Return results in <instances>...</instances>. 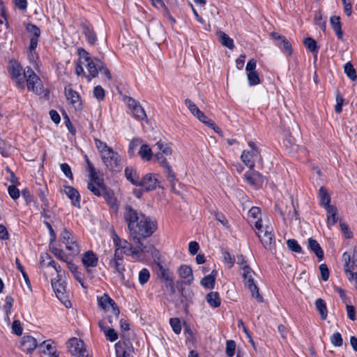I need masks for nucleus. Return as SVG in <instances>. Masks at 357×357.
Instances as JSON below:
<instances>
[{
    "label": "nucleus",
    "instance_id": "obj_1",
    "mask_svg": "<svg viewBox=\"0 0 357 357\" xmlns=\"http://www.w3.org/2000/svg\"><path fill=\"white\" fill-rule=\"evenodd\" d=\"M123 218L134 243H143L142 240L151 236L158 228L155 219L137 211L130 205L124 207Z\"/></svg>",
    "mask_w": 357,
    "mask_h": 357
},
{
    "label": "nucleus",
    "instance_id": "obj_2",
    "mask_svg": "<svg viewBox=\"0 0 357 357\" xmlns=\"http://www.w3.org/2000/svg\"><path fill=\"white\" fill-rule=\"evenodd\" d=\"M95 144L106 167L112 172H120L123 165L119 154L100 139H96Z\"/></svg>",
    "mask_w": 357,
    "mask_h": 357
},
{
    "label": "nucleus",
    "instance_id": "obj_3",
    "mask_svg": "<svg viewBox=\"0 0 357 357\" xmlns=\"http://www.w3.org/2000/svg\"><path fill=\"white\" fill-rule=\"evenodd\" d=\"M113 242L115 246V252H119V255L123 257V255H129L133 259L137 260L140 257V254L149 252L151 245H145L144 243H134L132 246L126 240L121 239L116 234L113 236Z\"/></svg>",
    "mask_w": 357,
    "mask_h": 357
},
{
    "label": "nucleus",
    "instance_id": "obj_4",
    "mask_svg": "<svg viewBox=\"0 0 357 357\" xmlns=\"http://www.w3.org/2000/svg\"><path fill=\"white\" fill-rule=\"evenodd\" d=\"M77 54L80 63L84 64L89 72L88 80L91 81V77H96L102 68V61L96 57H91L89 53L83 48H79Z\"/></svg>",
    "mask_w": 357,
    "mask_h": 357
},
{
    "label": "nucleus",
    "instance_id": "obj_5",
    "mask_svg": "<svg viewBox=\"0 0 357 357\" xmlns=\"http://www.w3.org/2000/svg\"><path fill=\"white\" fill-rule=\"evenodd\" d=\"M24 77L26 79L27 88L36 94H41L43 91L42 82L40 77L29 66L24 70Z\"/></svg>",
    "mask_w": 357,
    "mask_h": 357
},
{
    "label": "nucleus",
    "instance_id": "obj_6",
    "mask_svg": "<svg viewBox=\"0 0 357 357\" xmlns=\"http://www.w3.org/2000/svg\"><path fill=\"white\" fill-rule=\"evenodd\" d=\"M250 150H244L241 153V160L250 169L255 167V162L261 160L260 152L255 144L252 142H248Z\"/></svg>",
    "mask_w": 357,
    "mask_h": 357
},
{
    "label": "nucleus",
    "instance_id": "obj_7",
    "mask_svg": "<svg viewBox=\"0 0 357 357\" xmlns=\"http://www.w3.org/2000/svg\"><path fill=\"white\" fill-rule=\"evenodd\" d=\"M243 278L244 279L245 285L249 289L251 292L252 296L256 298L259 302L263 301L262 296L259 293V289L254 282L253 275L254 272L248 266H243Z\"/></svg>",
    "mask_w": 357,
    "mask_h": 357
},
{
    "label": "nucleus",
    "instance_id": "obj_8",
    "mask_svg": "<svg viewBox=\"0 0 357 357\" xmlns=\"http://www.w3.org/2000/svg\"><path fill=\"white\" fill-rule=\"evenodd\" d=\"M67 347L72 356L75 357H88L89 352L84 342L76 337L71 338L67 343Z\"/></svg>",
    "mask_w": 357,
    "mask_h": 357
},
{
    "label": "nucleus",
    "instance_id": "obj_9",
    "mask_svg": "<svg viewBox=\"0 0 357 357\" xmlns=\"http://www.w3.org/2000/svg\"><path fill=\"white\" fill-rule=\"evenodd\" d=\"M8 72L12 79L15 82L17 86L20 89L24 88V77L22 76V68L21 65L15 60H11L8 64Z\"/></svg>",
    "mask_w": 357,
    "mask_h": 357
},
{
    "label": "nucleus",
    "instance_id": "obj_10",
    "mask_svg": "<svg viewBox=\"0 0 357 357\" xmlns=\"http://www.w3.org/2000/svg\"><path fill=\"white\" fill-rule=\"evenodd\" d=\"M98 306L105 311H109L110 309L116 318L119 315V310L115 302L106 294L98 297Z\"/></svg>",
    "mask_w": 357,
    "mask_h": 357
},
{
    "label": "nucleus",
    "instance_id": "obj_11",
    "mask_svg": "<svg viewBox=\"0 0 357 357\" xmlns=\"http://www.w3.org/2000/svg\"><path fill=\"white\" fill-rule=\"evenodd\" d=\"M116 357H132L134 348L129 340L119 341L114 345Z\"/></svg>",
    "mask_w": 357,
    "mask_h": 357
},
{
    "label": "nucleus",
    "instance_id": "obj_12",
    "mask_svg": "<svg viewBox=\"0 0 357 357\" xmlns=\"http://www.w3.org/2000/svg\"><path fill=\"white\" fill-rule=\"evenodd\" d=\"M155 158H156L157 161L164 167L167 178L171 183L172 190H174V184L175 181H176V176L171 167L168 165L165 154H162V153H156L155 154Z\"/></svg>",
    "mask_w": 357,
    "mask_h": 357
},
{
    "label": "nucleus",
    "instance_id": "obj_13",
    "mask_svg": "<svg viewBox=\"0 0 357 357\" xmlns=\"http://www.w3.org/2000/svg\"><path fill=\"white\" fill-rule=\"evenodd\" d=\"M342 261L344 264V271H354L357 268V247H354L352 255L347 252H344Z\"/></svg>",
    "mask_w": 357,
    "mask_h": 357
},
{
    "label": "nucleus",
    "instance_id": "obj_14",
    "mask_svg": "<svg viewBox=\"0 0 357 357\" xmlns=\"http://www.w3.org/2000/svg\"><path fill=\"white\" fill-rule=\"evenodd\" d=\"M105 185L102 178L98 176L91 177L90 181L88 183V189L96 196H102L105 192Z\"/></svg>",
    "mask_w": 357,
    "mask_h": 357
},
{
    "label": "nucleus",
    "instance_id": "obj_15",
    "mask_svg": "<svg viewBox=\"0 0 357 357\" xmlns=\"http://www.w3.org/2000/svg\"><path fill=\"white\" fill-rule=\"evenodd\" d=\"M246 182L255 188H260L264 183L263 176L257 172L250 169L245 174Z\"/></svg>",
    "mask_w": 357,
    "mask_h": 357
},
{
    "label": "nucleus",
    "instance_id": "obj_16",
    "mask_svg": "<svg viewBox=\"0 0 357 357\" xmlns=\"http://www.w3.org/2000/svg\"><path fill=\"white\" fill-rule=\"evenodd\" d=\"M123 261V257L119 255V252H114V257L111 259L109 262V267L112 269L114 272L118 273L121 278L124 280L123 271L125 268Z\"/></svg>",
    "mask_w": 357,
    "mask_h": 357
},
{
    "label": "nucleus",
    "instance_id": "obj_17",
    "mask_svg": "<svg viewBox=\"0 0 357 357\" xmlns=\"http://www.w3.org/2000/svg\"><path fill=\"white\" fill-rule=\"evenodd\" d=\"M158 185L157 175L155 174H146L140 181L138 186L143 187L146 190H153Z\"/></svg>",
    "mask_w": 357,
    "mask_h": 357
},
{
    "label": "nucleus",
    "instance_id": "obj_18",
    "mask_svg": "<svg viewBox=\"0 0 357 357\" xmlns=\"http://www.w3.org/2000/svg\"><path fill=\"white\" fill-rule=\"evenodd\" d=\"M52 286L56 297L68 307L70 306V302L67 299L66 287L59 281L52 280Z\"/></svg>",
    "mask_w": 357,
    "mask_h": 357
},
{
    "label": "nucleus",
    "instance_id": "obj_19",
    "mask_svg": "<svg viewBox=\"0 0 357 357\" xmlns=\"http://www.w3.org/2000/svg\"><path fill=\"white\" fill-rule=\"evenodd\" d=\"M264 234L259 235V239L266 249L272 250L274 247L275 236L273 228L268 227L264 231Z\"/></svg>",
    "mask_w": 357,
    "mask_h": 357
},
{
    "label": "nucleus",
    "instance_id": "obj_20",
    "mask_svg": "<svg viewBox=\"0 0 357 357\" xmlns=\"http://www.w3.org/2000/svg\"><path fill=\"white\" fill-rule=\"evenodd\" d=\"M61 192L65 193L67 197L70 199L72 204L75 207L79 208L81 197L79 192L72 186L65 185Z\"/></svg>",
    "mask_w": 357,
    "mask_h": 357
},
{
    "label": "nucleus",
    "instance_id": "obj_21",
    "mask_svg": "<svg viewBox=\"0 0 357 357\" xmlns=\"http://www.w3.org/2000/svg\"><path fill=\"white\" fill-rule=\"evenodd\" d=\"M178 273L180 278L183 280V283L186 285H190L194 280L192 268L188 265H181Z\"/></svg>",
    "mask_w": 357,
    "mask_h": 357
},
{
    "label": "nucleus",
    "instance_id": "obj_22",
    "mask_svg": "<svg viewBox=\"0 0 357 357\" xmlns=\"http://www.w3.org/2000/svg\"><path fill=\"white\" fill-rule=\"evenodd\" d=\"M30 34V45L31 49H36L38 45V38L40 36V29L34 24H29L26 27Z\"/></svg>",
    "mask_w": 357,
    "mask_h": 357
},
{
    "label": "nucleus",
    "instance_id": "obj_23",
    "mask_svg": "<svg viewBox=\"0 0 357 357\" xmlns=\"http://www.w3.org/2000/svg\"><path fill=\"white\" fill-rule=\"evenodd\" d=\"M291 205L289 207L286 208V210L283 211L282 209L278 208V211L281 216L282 217L284 221H286V219H289L290 221L294 220H297L298 217V214L296 211V207L294 204V201L291 199Z\"/></svg>",
    "mask_w": 357,
    "mask_h": 357
},
{
    "label": "nucleus",
    "instance_id": "obj_24",
    "mask_svg": "<svg viewBox=\"0 0 357 357\" xmlns=\"http://www.w3.org/2000/svg\"><path fill=\"white\" fill-rule=\"evenodd\" d=\"M98 257L91 250H88L84 252L82 257V262L86 268L96 267L98 265Z\"/></svg>",
    "mask_w": 357,
    "mask_h": 357
},
{
    "label": "nucleus",
    "instance_id": "obj_25",
    "mask_svg": "<svg viewBox=\"0 0 357 357\" xmlns=\"http://www.w3.org/2000/svg\"><path fill=\"white\" fill-rule=\"evenodd\" d=\"M37 344V341L33 337L26 335L22 337L21 348L23 351L31 353L36 349Z\"/></svg>",
    "mask_w": 357,
    "mask_h": 357
},
{
    "label": "nucleus",
    "instance_id": "obj_26",
    "mask_svg": "<svg viewBox=\"0 0 357 357\" xmlns=\"http://www.w3.org/2000/svg\"><path fill=\"white\" fill-rule=\"evenodd\" d=\"M67 100L75 107H80V97L79 94L70 88H65Z\"/></svg>",
    "mask_w": 357,
    "mask_h": 357
},
{
    "label": "nucleus",
    "instance_id": "obj_27",
    "mask_svg": "<svg viewBox=\"0 0 357 357\" xmlns=\"http://www.w3.org/2000/svg\"><path fill=\"white\" fill-rule=\"evenodd\" d=\"M125 175L126 178L133 185L138 186L139 183V176L137 171L131 167H127L125 169Z\"/></svg>",
    "mask_w": 357,
    "mask_h": 357
},
{
    "label": "nucleus",
    "instance_id": "obj_28",
    "mask_svg": "<svg viewBox=\"0 0 357 357\" xmlns=\"http://www.w3.org/2000/svg\"><path fill=\"white\" fill-rule=\"evenodd\" d=\"M54 260L47 253L42 254L40 259V266L44 270V274H47L51 269Z\"/></svg>",
    "mask_w": 357,
    "mask_h": 357
},
{
    "label": "nucleus",
    "instance_id": "obj_29",
    "mask_svg": "<svg viewBox=\"0 0 357 357\" xmlns=\"http://www.w3.org/2000/svg\"><path fill=\"white\" fill-rule=\"evenodd\" d=\"M251 225H252L255 228V231L257 236L259 238V235L264 234V231L268 227H273L272 225H268L262 220V219H259L255 222L250 221Z\"/></svg>",
    "mask_w": 357,
    "mask_h": 357
},
{
    "label": "nucleus",
    "instance_id": "obj_30",
    "mask_svg": "<svg viewBox=\"0 0 357 357\" xmlns=\"http://www.w3.org/2000/svg\"><path fill=\"white\" fill-rule=\"evenodd\" d=\"M308 248L314 252L316 256L321 260L324 257V252L318 242L312 238L308 239Z\"/></svg>",
    "mask_w": 357,
    "mask_h": 357
},
{
    "label": "nucleus",
    "instance_id": "obj_31",
    "mask_svg": "<svg viewBox=\"0 0 357 357\" xmlns=\"http://www.w3.org/2000/svg\"><path fill=\"white\" fill-rule=\"evenodd\" d=\"M331 26L335 32L337 38L342 39L343 37V33L342 31L340 18L339 16H332L330 19Z\"/></svg>",
    "mask_w": 357,
    "mask_h": 357
},
{
    "label": "nucleus",
    "instance_id": "obj_32",
    "mask_svg": "<svg viewBox=\"0 0 357 357\" xmlns=\"http://www.w3.org/2000/svg\"><path fill=\"white\" fill-rule=\"evenodd\" d=\"M99 326L106 338L110 342H114L118 339V334L113 328L104 326L101 322L99 323Z\"/></svg>",
    "mask_w": 357,
    "mask_h": 357
},
{
    "label": "nucleus",
    "instance_id": "obj_33",
    "mask_svg": "<svg viewBox=\"0 0 357 357\" xmlns=\"http://www.w3.org/2000/svg\"><path fill=\"white\" fill-rule=\"evenodd\" d=\"M160 275L162 279H163L165 282H167V285L169 287L171 291L174 292V285L172 279L171 274L169 271L163 268L162 266H160Z\"/></svg>",
    "mask_w": 357,
    "mask_h": 357
},
{
    "label": "nucleus",
    "instance_id": "obj_34",
    "mask_svg": "<svg viewBox=\"0 0 357 357\" xmlns=\"http://www.w3.org/2000/svg\"><path fill=\"white\" fill-rule=\"evenodd\" d=\"M315 307L317 310L319 312L321 319H326L328 316V311L325 301L321 298L317 299L315 301Z\"/></svg>",
    "mask_w": 357,
    "mask_h": 357
},
{
    "label": "nucleus",
    "instance_id": "obj_35",
    "mask_svg": "<svg viewBox=\"0 0 357 357\" xmlns=\"http://www.w3.org/2000/svg\"><path fill=\"white\" fill-rule=\"evenodd\" d=\"M68 267L70 272L73 273L75 278L81 284L82 287L85 288L84 284V278L81 272L78 271V268L76 265L73 263L68 262Z\"/></svg>",
    "mask_w": 357,
    "mask_h": 357
},
{
    "label": "nucleus",
    "instance_id": "obj_36",
    "mask_svg": "<svg viewBox=\"0 0 357 357\" xmlns=\"http://www.w3.org/2000/svg\"><path fill=\"white\" fill-rule=\"evenodd\" d=\"M327 211V222L328 225H334L337 220V208L333 206H328L327 208H326Z\"/></svg>",
    "mask_w": 357,
    "mask_h": 357
},
{
    "label": "nucleus",
    "instance_id": "obj_37",
    "mask_svg": "<svg viewBox=\"0 0 357 357\" xmlns=\"http://www.w3.org/2000/svg\"><path fill=\"white\" fill-rule=\"evenodd\" d=\"M207 303L213 307H219L220 305V298L217 292L211 291L206 295Z\"/></svg>",
    "mask_w": 357,
    "mask_h": 357
},
{
    "label": "nucleus",
    "instance_id": "obj_38",
    "mask_svg": "<svg viewBox=\"0 0 357 357\" xmlns=\"http://www.w3.org/2000/svg\"><path fill=\"white\" fill-rule=\"evenodd\" d=\"M66 248L69 251V254L72 256L77 255L81 251L80 246L75 238H74L73 241H70L69 244L66 245Z\"/></svg>",
    "mask_w": 357,
    "mask_h": 357
},
{
    "label": "nucleus",
    "instance_id": "obj_39",
    "mask_svg": "<svg viewBox=\"0 0 357 357\" xmlns=\"http://www.w3.org/2000/svg\"><path fill=\"white\" fill-rule=\"evenodd\" d=\"M84 33L88 43L90 45H94L97 40L96 34L93 29L89 26H84L83 27Z\"/></svg>",
    "mask_w": 357,
    "mask_h": 357
},
{
    "label": "nucleus",
    "instance_id": "obj_40",
    "mask_svg": "<svg viewBox=\"0 0 357 357\" xmlns=\"http://www.w3.org/2000/svg\"><path fill=\"white\" fill-rule=\"evenodd\" d=\"M218 37L221 44L227 48L232 50L234 47L233 40L224 32L220 31L218 33Z\"/></svg>",
    "mask_w": 357,
    "mask_h": 357
},
{
    "label": "nucleus",
    "instance_id": "obj_41",
    "mask_svg": "<svg viewBox=\"0 0 357 357\" xmlns=\"http://www.w3.org/2000/svg\"><path fill=\"white\" fill-rule=\"evenodd\" d=\"M319 196L320 199V204L321 206L325 207V208H327L328 206H331L329 204L331 201L330 196L324 188L321 187L319 189Z\"/></svg>",
    "mask_w": 357,
    "mask_h": 357
},
{
    "label": "nucleus",
    "instance_id": "obj_42",
    "mask_svg": "<svg viewBox=\"0 0 357 357\" xmlns=\"http://www.w3.org/2000/svg\"><path fill=\"white\" fill-rule=\"evenodd\" d=\"M139 154L144 160L146 161L150 160L153 155L151 149L146 144H143L141 146L139 151Z\"/></svg>",
    "mask_w": 357,
    "mask_h": 357
},
{
    "label": "nucleus",
    "instance_id": "obj_43",
    "mask_svg": "<svg viewBox=\"0 0 357 357\" xmlns=\"http://www.w3.org/2000/svg\"><path fill=\"white\" fill-rule=\"evenodd\" d=\"M277 45L288 55H291L292 53V48L289 40L284 37L283 39L278 43H277Z\"/></svg>",
    "mask_w": 357,
    "mask_h": 357
},
{
    "label": "nucleus",
    "instance_id": "obj_44",
    "mask_svg": "<svg viewBox=\"0 0 357 357\" xmlns=\"http://www.w3.org/2000/svg\"><path fill=\"white\" fill-rule=\"evenodd\" d=\"M102 196L104 197V199L111 207L116 209L117 208L116 198L112 192L108 191L107 188H105V192L102 195Z\"/></svg>",
    "mask_w": 357,
    "mask_h": 357
},
{
    "label": "nucleus",
    "instance_id": "obj_45",
    "mask_svg": "<svg viewBox=\"0 0 357 357\" xmlns=\"http://www.w3.org/2000/svg\"><path fill=\"white\" fill-rule=\"evenodd\" d=\"M344 73L352 81H355L357 79L356 72L350 62H347L344 65Z\"/></svg>",
    "mask_w": 357,
    "mask_h": 357
},
{
    "label": "nucleus",
    "instance_id": "obj_46",
    "mask_svg": "<svg viewBox=\"0 0 357 357\" xmlns=\"http://www.w3.org/2000/svg\"><path fill=\"white\" fill-rule=\"evenodd\" d=\"M131 112L133 117L137 120L142 121L146 118L145 111L140 105V104L135 108H134V109Z\"/></svg>",
    "mask_w": 357,
    "mask_h": 357
},
{
    "label": "nucleus",
    "instance_id": "obj_47",
    "mask_svg": "<svg viewBox=\"0 0 357 357\" xmlns=\"http://www.w3.org/2000/svg\"><path fill=\"white\" fill-rule=\"evenodd\" d=\"M75 238L73 233L68 230L67 229H63L62 232L60 235V241L62 243L65 244H69V242L70 241H73V239Z\"/></svg>",
    "mask_w": 357,
    "mask_h": 357
},
{
    "label": "nucleus",
    "instance_id": "obj_48",
    "mask_svg": "<svg viewBox=\"0 0 357 357\" xmlns=\"http://www.w3.org/2000/svg\"><path fill=\"white\" fill-rule=\"evenodd\" d=\"M75 238L73 233L68 230L67 229H63L62 232L60 235V241L62 243L65 244H69V242L70 241H73V239Z\"/></svg>",
    "mask_w": 357,
    "mask_h": 357
},
{
    "label": "nucleus",
    "instance_id": "obj_49",
    "mask_svg": "<svg viewBox=\"0 0 357 357\" xmlns=\"http://www.w3.org/2000/svg\"><path fill=\"white\" fill-rule=\"evenodd\" d=\"M201 284L208 289H213L215 285V277L212 274L205 276L201 281Z\"/></svg>",
    "mask_w": 357,
    "mask_h": 357
},
{
    "label": "nucleus",
    "instance_id": "obj_50",
    "mask_svg": "<svg viewBox=\"0 0 357 357\" xmlns=\"http://www.w3.org/2000/svg\"><path fill=\"white\" fill-rule=\"evenodd\" d=\"M185 105L188 107V109L190 110L191 114L197 117L199 114H200V112H202L197 105L191 101L190 99H185Z\"/></svg>",
    "mask_w": 357,
    "mask_h": 357
},
{
    "label": "nucleus",
    "instance_id": "obj_51",
    "mask_svg": "<svg viewBox=\"0 0 357 357\" xmlns=\"http://www.w3.org/2000/svg\"><path fill=\"white\" fill-rule=\"evenodd\" d=\"M248 79L250 86H255L260 83L259 75L257 71L248 73Z\"/></svg>",
    "mask_w": 357,
    "mask_h": 357
},
{
    "label": "nucleus",
    "instance_id": "obj_52",
    "mask_svg": "<svg viewBox=\"0 0 357 357\" xmlns=\"http://www.w3.org/2000/svg\"><path fill=\"white\" fill-rule=\"evenodd\" d=\"M155 146L159 150L158 153H162L165 155H170L172 154V149L168 144L160 141L156 143Z\"/></svg>",
    "mask_w": 357,
    "mask_h": 357
},
{
    "label": "nucleus",
    "instance_id": "obj_53",
    "mask_svg": "<svg viewBox=\"0 0 357 357\" xmlns=\"http://www.w3.org/2000/svg\"><path fill=\"white\" fill-rule=\"evenodd\" d=\"M304 45L311 52H318L317 42L312 38H307L306 39H305Z\"/></svg>",
    "mask_w": 357,
    "mask_h": 357
},
{
    "label": "nucleus",
    "instance_id": "obj_54",
    "mask_svg": "<svg viewBox=\"0 0 357 357\" xmlns=\"http://www.w3.org/2000/svg\"><path fill=\"white\" fill-rule=\"evenodd\" d=\"M28 59L30 63L34 65L35 66H38V61L39 59L38 55L36 52V49H31V45L29 47V52L27 55Z\"/></svg>",
    "mask_w": 357,
    "mask_h": 357
},
{
    "label": "nucleus",
    "instance_id": "obj_55",
    "mask_svg": "<svg viewBox=\"0 0 357 357\" xmlns=\"http://www.w3.org/2000/svg\"><path fill=\"white\" fill-rule=\"evenodd\" d=\"M93 95L98 101H101L105 98V92L101 86L98 85L93 89Z\"/></svg>",
    "mask_w": 357,
    "mask_h": 357
},
{
    "label": "nucleus",
    "instance_id": "obj_56",
    "mask_svg": "<svg viewBox=\"0 0 357 357\" xmlns=\"http://www.w3.org/2000/svg\"><path fill=\"white\" fill-rule=\"evenodd\" d=\"M331 344L335 346V347H341L342 345V343H343V340H342V335L340 333L337 332V333H334L331 336Z\"/></svg>",
    "mask_w": 357,
    "mask_h": 357
},
{
    "label": "nucleus",
    "instance_id": "obj_57",
    "mask_svg": "<svg viewBox=\"0 0 357 357\" xmlns=\"http://www.w3.org/2000/svg\"><path fill=\"white\" fill-rule=\"evenodd\" d=\"M150 278L149 271L146 268L142 269L139 273V282L143 285L146 284Z\"/></svg>",
    "mask_w": 357,
    "mask_h": 357
},
{
    "label": "nucleus",
    "instance_id": "obj_58",
    "mask_svg": "<svg viewBox=\"0 0 357 357\" xmlns=\"http://www.w3.org/2000/svg\"><path fill=\"white\" fill-rule=\"evenodd\" d=\"M288 248L293 252L301 253L302 248L295 239H289L287 242Z\"/></svg>",
    "mask_w": 357,
    "mask_h": 357
},
{
    "label": "nucleus",
    "instance_id": "obj_59",
    "mask_svg": "<svg viewBox=\"0 0 357 357\" xmlns=\"http://www.w3.org/2000/svg\"><path fill=\"white\" fill-rule=\"evenodd\" d=\"M169 324L176 334L181 333V325L180 320L178 318H171L169 319Z\"/></svg>",
    "mask_w": 357,
    "mask_h": 357
},
{
    "label": "nucleus",
    "instance_id": "obj_60",
    "mask_svg": "<svg viewBox=\"0 0 357 357\" xmlns=\"http://www.w3.org/2000/svg\"><path fill=\"white\" fill-rule=\"evenodd\" d=\"M261 214V210L259 207L253 206L252 207L249 212H248V216L250 218H253L252 222H255L259 219H261L259 216ZM252 221V220H250V222Z\"/></svg>",
    "mask_w": 357,
    "mask_h": 357
},
{
    "label": "nucleus",
    "instance_id": "obj_61",
    "mask_svg": "<svg viewBox=\"0 0 357 357\" xmlns=\"http://www.w3.org/2000/svg\"><path fill=\"white\" fill-rule=\"evenodd\" d=\"M236 344L234 340H227L226 343V353L229 357H231L235 354Z\"/></svg>",
    "mask_w": 357,
    "mask_h": 357
},
{
    "label": "nucleus",
    "instance_id": "obj_62",
    "mask_svg": "<svg viewBox=\"0 0 357 357\" xmlns=\"http://www.w3.org/2000/svg\"><path fill=\"white\" fill-rule=\"evenodd\" d=\"M223 261L228 265L229 268L232 267L235 262V259L227 251L222 252Z\"/></svg>",
    "mask_w": 357,
    "mask_h": 357
},
{
    "label": "nucleus",
    "instance_id": "obj_63",
    "mask_svg": "<svg viewBox=\"0 0 357 357\" xmlns=\"http://www.w3.org/2000/svg\"><path fill=\"white\" fill-rule=\"evenodd\" d=\"M197 118L203 123L208 126L210 128L215 127V123L208 119L202 112H200V114H199Z\"/></svg>",
    "mask_w": 357,
    "mask_h": 357
},
{
    "label": "nucleus",
    "instance_id": "obj_64",
    "mask_svg": "<svg viewBox=\"0 0 357 357\" xmlns=\"http://www.w3.org/2000/svg\"><path fill=\"white\" fill-rule=\"evenodd\" d=\"M123 101L131 112L139 105L137 101L129 96L124 97Z\"/></svg>",
    "mask_w": 357,
    "mask_h": 357
}]
</instances>
